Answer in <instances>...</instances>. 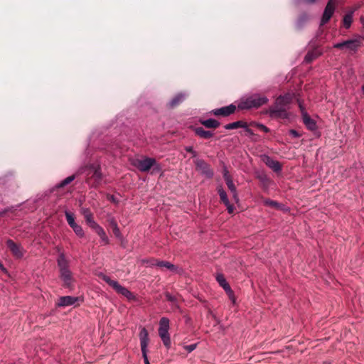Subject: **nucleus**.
Instances as JSON below:
<instances>
[{"instance_id": "nucleus-39", "label": "nucleus", "mask_w": 364, "mask_h": 364, "mask_svg": "<svg viewBox=\"0 0 364 364\" xmlns=\"http://www.w3.org/2000/svg\"><path fill=\"white\" fill-rule=\"evenodd\" d=\"M245 129V131L247 133V135L249 136L250 137H253L254 136H255L254 132L250 129L247 126V124L246 123V127H244L243 128Z\"/></svg>"}, {"instance_id": "nucleus-10", "label": "nucleus", "mask_w": 364, "mask_h": 364, "mask_svg": "<svg viewBox=\"0 0 364 364\" xmlns=\"http://www.w3.org/2000/svg\"><path fill=\"white\" fill-rule=\"evenodd\" d=\"M196 169L199 171L202 175H204L205 177L208 178H211L214 172L213 169L210 168V165L207 164L204 160L197 159L194 161Z\"/></svg>"}, {"instance_id": "nucleus-33", "label": "nucleus", "mask_w": 364, "mask_h": 364, "mask_svg": "<svg viewBox=\"0 0 364 364\" xmlns=\"http://www.w3.org/2000/svg\"><path fill=\"white\" fill-rule=\"evenodd\" d=\"M75 178V176L74 175L70 176L63 180L59 184L56 186L57 188H61L63 187L70 183H71L74 179Z\"/></svg>"}, {"instance_id": "nucleus-12", "label": "nucleus", "mask_w": 364, "mask_h": 364, "mask_svg": "<svg viewBox=\"0 0 364 364\" xmlns=\"http://www.w3.org/2000/svg\"><path fill=\"white\" fill-rule=\"evenodd\" d=\"M336 0H329L323 14L321 24H326L331 18L335 10Z\"/></svg>"}, {"instance_id": "nucleus-2", "label": "nucleus", "mask_w": 364, "mask_h": 364, "mask_svg": "<svg viewBox=\"0 0 364 364\" xmlns=\"http://www.w3.org/2000/svg\"><path fill=\"white\" fill-rule=\"evenodd\" d=\"M269 100L266 96L259 94H253L248 97L241 99L238 104L240 109H250L252 108H259L267 104Z\"/></svg>"}, {"instance_id": "nucleus-18", "label": "nucleus", "mask_w": 364, "mask_h": 364, "mask_svg": "<svg viewBox=\"0 0 364 364\" xmlns=\"http://www.w3.org/2000/svg\"><path fill=\"white\" fill-rule=\"evenodd\" d=\"M78 301L77 297L71 296H61L58 299L56 306L59 307H65L74 305Z\"/></svg>"}, {"instance_id": "nucleus-7", "label": "nucleus", "mask_w": 364, "mask_h": 364, "mask_svg": "<svg viewBox=\"0 0 364 364\" xmlns=\"http://www.w3.org/2000/svg\"><path fill=\"white\" fill-rule=\"evenodd\" d=\"M88 174L90 175V176L87 178V183L90 184L92 187H97L100 184L102 179V174L99 166L91 165L89 168Z\"/></svg>"}, {"instance_id": "nucleus-27", "label": "nucleus", "mask_w": 364, "mask_h": 364, "mask_svg": "<svg viewBox=\"0 0 364 364\" xmlns=\"http://www.w3.org/2000/svg\"><path fill=\"white\" fill-rule=\"evenodd\" d=\"M227 186L228 189L231 191L232 193L234 199L237 201L238 200V196L237 193L236 187L232 181V179L228 180V181H225Z\"/></svg>"}, {"instance_id": "nucleus-50", "label": "nucleus", "mask_w": 364, "mask_h": 364, "mask_svg": "<svg viewBox=\"0 0 364 364\" xmlns=\"http://www.w3.org/2000/svg\"><path fill=\"white\" fill-rule=\"evenodd\" d=\"M361 21L363 23V28H364V19L363 18H361Z\"/></svg>"}, {"instance_id": "nucleus-24", "label": "nucleus", "mask_w": 364, "mask_h": 364, "mask_svg": "<svg viewBox=\"0 0 364 364\" xmlns=\"http://www.w3.org/2000/svg\"><path fill=\"white\" fill-rule=\"evenodd\" d=\"M200 124L205 126L206 128H218L220 126V122L215 119H208L201 120Z\"/></svg>"}, {"instance_id": "nucleus-41", "label": "nucleus", "mask_w": 364, "mask_h": 364, "mask_svg": "<svg viewBox=\"0 0 364 364\" xmlns=\"http://www.w3.org/2000/svg\"><path fill=\"white\" fill-rule=\"evenodd\" d=\"M112 231L116 237H117V238L122 237V233L120 232L119 227H115L114 228L112 229Z\"/></svg>"}, {"instance_id": "nucleus-25", "label": "nucleus", "mask_w": 364, "mask_h": 364, "mask_svg": "<svg viewBox=\"0 0 364 364\" xmlns=\"http://www.w3.org/2000/svg\"><path fill=\"white\" fill-rule=\"evenodd\" d=\"M353 12V11H350L343 16V25L347 29H348L352 24Z\"/></svg>"}, {"instance_id": "nucleus-17", "label": "nucleus", "mask_w": 364, "mask_h": 364, "mask_svg": "<svg viewBox=\"0 0 364 364\" xmlns=\"http://www.w3.org/2000/svg\"><path fill=\"white\" fill-rule=\"evenodd\" d=\"M81 213L83 215L87 224L92 230L99 225L95 221L93 218V214L91 213L89 208H82Z\"/></svg>"}, {"instance_id": "nucleus-8", "label": "nucleus", "mask_w": 364, "mask_h": 364, "mask_svg": "<svg viewBox=\"0 0 364 364\" xmlns=\"http://www.w3.org/2000/svg\"><path fill=\"white\" fill-rule=\"evenodd\" d=\"M139 336L140 339L141 350L144 360V363L150 364L147 356V347L149 343V338L148 331L144 327L141 328Z\"/></svg>"}, {"instance_id": "nucleus-40", "label": "nucleus", "mask_w": 364, "mask_h": 364, "mask_svg": "<svg viewBox=\"0 0 364 364\" xmlns=\"http://www.w3.org/2000/svg\"><path fill=\"white\" fill-rule=\"evenodd\" d=\"M185 150L187 151V152H189L192 154L193 157H196L198 154L196 151L193 150V147L192 146H186L185 147Z\"/></svg>"}, {"instance_id": "nucleus-38", "label": "nucleus", "mask_w": 364, "mask_h": 364, "mask_svg": "<svg viewBox=\"0 0 364 364\" xmlns=\"http://www.w3.org/2000/svg\"><path fill=\"white\" fill-rule=\"evenodd\" d=\"M165 296H166V299L168 301L171 302L172 304H175L176 302L177 299L175 296H173L171 294L167 292V293H166Z\"/></svg>"}, {"instance_id": "nucleus-11", "label": "nucleus", "mask_w": 364, "mask_h": 364, "mask_svg": "<svg viewBox=\"0 0 364 364\" xmlns=\"http://www.w3.org/2000/svg\"><path fill=\"white\" fill-rule=\"evenodd\" d=\"M215 279L218 284H220V286L223 287V289L225 291L229 298L232 301V302H235L234 293L231 289V287L229 285L228 282L226 281L224 275L223 274H218L215 277Z\"/></svg>"}, {"instance_id": "nucleus-31", "label": "nucleus", "mask_w": 364, "mask_h": 364, "mask_svg": "<svg viewBox=\"0 0 364 364\" xmlns=\"http://www.w3.org/2000/svg\"><path fill=\"white\" fill-rule=\"evenodd\" d=\"M65 218H66V220H67V222H68V225L71 228L77 224L75 223V221L74 215L72 213H70L69 211H65Z\"/></svg>"}, {"instance_id": "nucleus-16", "label": "nucleus", "mask_w": 364, "mask_h": 364, "mask_svg": "<svg viewBox=\"0 0 364 364\" xmlns=\"http://www.w3.org/2000/svg\"><path fill=\"white\" fill-rule=\"evenodd\" d=\"M263 162L274 172H279L282 170V166L280 163L267 155H263L262 156Z\"/></svg>"}, {"instance_id": "nucleus-32", "label": "nucleus", "mask_w": 364, "mask_h": 364, "mask_svg": "<svg viewBox=\"0 0 364 364\" xmlns=\"http://www.w3.org/2000/svg\"><path fill=\"white\" fill-rule=\"evenodd\" d=\"M318 55V54L317 53L316 51H309L306 55L304 60L306 63H311L312 60L316 58Z\"/></svg>"}, {"instance_id": "nucleus-36", "label": "nucleus", "mask_w": 364, "mask_h": 364, "mask_svg": "<svg viewBox=\"0 0 364 364\" xmlns=\"http://www.w3.org/2000/svg\"><path fill=\"white\" fill-rule=\"evenodd\" d=\"M307 18L308 16L306 14L301 15V16L299 18L296 22V27L298 28H300L302 26L303 23L307 21Z\"/></svg>"}, {"instance_id": "nucleus-5", "label": "nucleus", "mask_w": 364, "mask_h": 364, "mask_svg": "<svg viewBox=\"0 0 364 364\" xmlns=\"http://www.w3.org/2000/svg\"><path fill=\"white\" fill-rule=\"evenodd\" d=\"M100 277L102 279L103 281H105L107 284L111 286L116 291V292H117L119 294H122L128 300L131 301L135 299L134 295L127 288L120 285L118 283V282L111 279L109 277L103 274L100 275Z\"/></svg>"}, {"instance_id": "nucleus-21", "label": "nucleus", "mask_w": 364, "mask_h": 364, "mask_svg": "<svg viewBox=\"0 0 364 364\" xmlns=\"http://www.w3.org/2000/svg\"><path fill=\"white\" fill-rule=\"evenodd\" d=\"M93 230L100 237L101 242L103 245H106L109 243V237H107L104 229L100 225H98L97 227H95Z\"/></svg>"}, {"instance_id": "nucleus-44", "label": "nucleus", "mask_w": 364, "mask_h": 364, "mask_svg": "<svg viewBox=\"0 0 364 364\" xmlns=\"http://www.w3.org/2000/svg\"><path fill=\"white\" fill-rule=\"evenodd\" d=\"M196 348V344H191V345H188V346H185V349L191 353V351H193V350H195Z\"/></svg>"}, {"instance_id": "nucleus-9", "label": "nucleus", "mask_w": 364, "mask_h": 364, "mask_svg": "<svg viewBox=\"0 0 364 364\" xmlns=\"http://www.w3.org/2000/svg\"><path fill=\"white\" fill-rule=\"evenodd\" d=\"M267 113L272 119H287L290 116L286 108L279 107L275 105L269 107L267 110Z\"/></svg>"}, {"instance_id": "nucleus-6", "label": "nucleus", "mask_w": 364, "mask_h": 364, "mask_svg": "<svg viewBox=\"0 0 364 364\" xmlns=\"http://www.w3.org/2000/svg\"><path fill=\"white\" fill-rule=\"evenodd\" d=\"M169 327V320H160L159 328L158 330L159 336L166 348H169L171 344L168 333Z\"/></svg>"}, {"instance_id": "nucleus-35", "label": "nucleus", "mask_w": 364, "mask_h": 364, "mask_svg": "<svg viewBox=\"0 0 364 364\" xmlns=\"http://www.w3.org/2000/svg\"><path fill=\"white\" fill-rule=\"evenodd\" d=\"M141 262L144 264H146L147 267H155L157 263V259L151 258V259H144L141 261Z\"/></svg>"}, {"instance_id": "nucleus-14", "label": "nucleus", "mask_w": 364, "mask_h": 364, "mask_svg": "<svg viewBox=\"0 0 364 364\" xmlns=\"http://www.w3.org/2000/svg\"><path fill=\"white\" fill-rule=\"evenodd\" d=\"M235 109L236 107L235 105H230L228 106L223 107L218 109H215L212 110L211 112L215 116L228 117L233 114Z\"/></svg>"}, {"instance_id": "nucleus-3", "label": "nucleus", "mask_w": 364, "mask_h": 364, "mask_svg": "<svg viewBox=\"0 0 364 364\" xmlns=\"http://www.w3.org/2000/svg\"><path fill=\"white\" fill-rule=\"evenodd\" d=\"M132 164L141 172H148L151 168L152 173L161 171V167L154 158L144 157L135 159Z\"/></svg>"}, {"instance_id": "nucleus-26", "label": "nucleus", "mask_w": 364, "mask_h": 364, "mask_svg": "<svg viewBox=\"0 0 364 364\" xmlns=\"http://www.w3.org/2000/svg\"><path fill=\"white\" fill-rule=\"evenodd\" d=\"M244 127H246V122L243 121L234 122L232 123L227 124L224 126V128L228 130Z\"/></svg>"}, {"instance_id": "nucleus-48", "label": "nucleus", "mask_w": 364, "mask_h": 364, "mask_svg": "<svg viewBox=\"0 0 364 364\" xmlns=\"http://www.w3.org/2000/svg\"><path fill=\"white\" fill-rule=\"evenodd\" d=\"M304 3H306V4H313L314 3L316 0H302Z\"/></svg>"}, {"instance_id": "nucleus-15", "label": "nucleus", "mask_w": 364, "mask_h": 364, "mask_svg": "<svg viewBox=\"0 0 364 364\" xmlns=\"http://www.w3.org/2000/svg\"><path fill=\"white\" fill-rule=\"evenodd\" d=\"M6 245L14 257L21 258L23 256L22 247L19 245L15 243L12 240H7Z\"/></svg>"}, {"instance_id": "nucleus-45", "label": "nucleus", "mask_w": 364, "mask_h": 364, "mask_svg": "<svg viewBox=\"0 0 364 364\" xmlns=\"http://www.w3.org/2000/svg\"><path fill=\"white\" fill-rule=\"evenodd\" d=\"M289 132V134L291 135L294 138H298L300 136V134H299V132L294 129H290Z\"/></svg>"}, {"instance_id": "nucleus-30", "label": "nucleus", "mask_w": 364, "mask_h": 364, "mask_svg": "<svg viewBox=\"0 0 364 364\" xmlns=\"http://www.w3.org/2000/svg\"><path fill=\"white\" fill-rule=\"evenodd\" d=\"M218 195L220 196L221 201L223 203H228L229 200L228 198L227 193L222 187L218 188Z\"/></svg>"}, {"instance_id": "nucleus-28", "label": "nucleus", "mask_w": 364, "mask_h": 364, "mask_svg": "<svg viewBox=\"0 0 364 364\" xmlns=\"http://www.w3.org/2000/svg\"><path fill=\"white\" fill-rule=\"evenodd\" d=\"M156 267H165V268L169 269L170 271H175L176 269V267L173 264H171L169 262H166V261L157 260Z\"/></svg>"}, {"instance_id": "nucleus-13", "label": "nucleus", "mask_w": 364, "mask_h": 364, "mask_svg": "<svg viewBox=\"0 0 364 364\" xmlns=\"http://www.w3.org/2000/svg\"><path fill=\"white\" fill-rule=\"evenodd\" d=\"M294 97V95L291 93H286L284 95L279 96L276 100L274 105L286 108L287 106L291 102Z\"/></svg>"}, {"instance_id": "nucleus-42", "label": "nucleus", "mask_w": 364, "mask_h": 364, "mask_svg": "<svg viewBox=\"0 0 364 364\" xmlns=\"http://www.w3.org/2000/svg\"><path fill=\"white\" fill-rule=\"evenodd\" d=\"M225 205L227 207L228 212L231 214L234 212V206L230 204V201H228V203H224Z\"/></svg>"}, {"instance_id": "nucleus-22", "label": "nucleus", "mask_w": 364, "mask_h": 364, "mask_svg": "<svg viewBox=\"0 0 364 364\" xmlns=\"http://www.w3.org/2000/svg\"><path fill=\"white\" fill-rule=\"evenodd\" d=\"M194 132L196 135L203 139H210L213 136V132L210 131H206L203 127H196L194 129Z\"/></svg>"}, {"instance_id": "nucleus-4", "label": "nucleus", "mask_w": 364, "mask_h": 364, "mask_svg": "<svg viewBox=\"0 0 364 364\" xmlns=\"http://www.w3.org/2000/svg\"><path fill=\"white\" fill-rule=\"evenodd\" d=\"M364 36H356L353 39L346 40L333 45V48L338 49H346L350 52L356 53L362 46Z\"/></svg>"}, {"instance_id": "nucleus-1", "label": "nucleus", "mask_w": 364, "mask_h": 364, "mask_svg": "<svg viewBox=\"0 0 364 364\" xmlns=\"http://www.w3.org/2000/svg\"><path fill=\"white\" fill-rule=\"evenodd\" d=\"M57 264L59 268V277L63 282V287L72 289L75 279L69 268V260L63 252L59 254L57 258Z\"/></svg>"}, {"instance_id": "nucleus-47", "label": "nucleus", "mask_w": 364, "mask_h": 364, "mask_svg": "<svg viewBox=\"0 0 364 364\" xmlns=\"http://www.w3.org/2000/svg\"><path fill=\"white\" fill-rule=\"evenodd\" d=\"M298 102H299V107L301 110V117H302V116H304V113H307V112L305 110V108H304L303 104L300 101H298Z\"/></svg>"}, {"instance_id": "nucleus-19", "label": "nucleus", "mask_w": 364, "mask_h": 364, "mask_svg": "<svg viewBox=\"0 0 364 364\" xmlns=\"http://www.w3.org/2000/svg\"><path fill=\"white\" fill-rule=\"evenodd\" d=\"M256 178L259 181L262 186L264 188H267L272 182L270 178L263 171H257L256 172Z\"/></svg>"}, {"instance_id": "nucleus-29", "label": "nucleus", "mask_w": 364, "mask_h": 364, "mask_svg": "<svg viewBox=\"0 0 364 364\" xmlns=\"http://www.w3.org/2000/svg\"><path fill=\"white\" fill-rule=\"evenodd\" d=\"M264 204L267 206L272 207L275 209L280 210L282 208V205L275 200L271 199L264 200Z\"/></svg>"}, {"instance_id": "nucleus-43", "label": "nucleus", "mask_w": 364, "mask_h": 364, "mask_svg": "<svg viewBox=\"0 0 364 364\" xmlns=\"http://www.w3.org/2000/svg\"><path fill=\"white\" fill-rule=\"evenodd\" d=\"M223 178H224L225 181H228V180H231L232 179V178H231L230 175L229 174V172L227 170V168H225L224 171H223Z\"/></svg>"}, {"instance_id": "nucleus-46", "label": "nucleus", "mask_w": 364, "mask_h": 364, "mask_svg": "<svg viewBox=\"0 0 364 364\" xmlns=\"http://www.w3.org/2000/svg\"><path fill=\"white\" fill-rule=\"evenodd\" d=\"M109 223L112 229L114 228L115 227H118L115 219L113 218H112L109 220Z\"/></svg>"}, {"instance_id": "nucleus-23", "label": "nucleus", "mask_w": 364, "mask_h": 364, "mask_svg": "<svg viewBox=\"0 0 364 364\" xmlns=\"http://www.w3.org/2000/svg\"><path fill=\"white\" fill-rule=\"evenodd\" d=\"M186 95L183 93L177 94L170 102L169 106L171 107H175L181 103L186 98Z\"/></svg>"}, {"instance_id": "nucleus-20", "label": "nucleus", "mask_w": 364, "mask_h": 364, "mask_svg": "<svg viewBox=\"0 0 364 364\" xmlns=\"http://www.w3.org/2000/svg\"><path fill=\"white\" fill-rule=\"evenodd\" d=\"M302 120L306 128L311 131L316 130L317 128L316 122L311 118L308 113H304Z\"/></svg>"}, {"instance_id": "nucleus-49", "label": "nucleus", "mask_w": 364, "mask_h": 364, "mask_svg": "<svg viewBox=\"0 0 364 364\" xmlns=\"http://www.w3.org/2000/svg\"><path fill=\"white\" fill-rule=\"evenodd\" d=\"M0 269L4 272H7L6 269L4 267V265L0 263Z\"/></svg>"}, {"instance_id": "nucleus-37", "label": "nucleus", "mask_w": 364, "mask_h": 364, "mask_svg": "<svg viewBox=\"0 0 364 364\" xmlns=\"http://www.w3.org/2000/svg\"><path fill=\"white\" fill-rule=\"evenodd\" d=\"M252 125L257 127L259 129H260L261 131H263L266 133H268L269 132V129L262 124L253 122V123H252Z\"/></svg>"}, {"instance_id": "nucleus-34", "label": "nucleus", "mask_w": 364, "mask_h": 364, "mask_svg": "<svg viewBox=\"0 0 364 364\" xmlns=\"http://www.w3.org/2000/svg\"><path fill=\"white\" fill-rule=\"evenodd\" d=\"M72 229L73 230V231L75 232V233L78 237H84V235H85V232H84V231H83L82 228L80 225H79L76 224V225H75L74 226H73V227H72Z\"/></svg>"}]
</instances>
